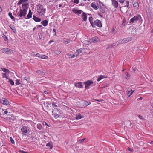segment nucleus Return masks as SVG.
<instances>
[{"mask_svg":"<svg viewBox=\"0 0 153 153\" xmlns=\"http://www.w3.org/2000/svg\"><path fill=\"white\" fill-rule=\"evenodd\" d=\"M93 23L95 26L96 25L100 27H101L102 26L101 21L98 19L95 20Z\"/></svg>","mask_w":153,"mask_h":153,"instance_id":"9","label":"nucleus"},{"mask_svg":"<svg viewBox=\"0 0 153 153\" xmlns=\"http://www.w3.org/2000/svg\"><path fill=\"white\" fill-rule=\"evenodd\" d=\"M128 150L130 151H132V149H131L129 147L128 148Z\"/></svg>","mask_w":153,"mask_h":153,"instance_id":"60","label":"nucleus"},{"mask_svg":"<svg viewBox=\"0 0 153 153\" xmlns=\"http://www.w3.org/2000/svg\"><path fill=\"white\" fill-rule=\"evenodd\" d=\"M91 42V40L90 39L89 40H87L85 41V43L86 45H89L90 44L92 43Z\"/></svg>","mask_w":153,"mask_h":153,"instance_id":"35","label":"nucleus"},{"mask_svg":"<svg viewBox=\"0 0 153 153\" xmlns=\"http://www.w3.org/2000/svg\"><path fill=\"white\" fill-rule=\"evenodd\" d=\"M107 78V76L100 75L98 76L97 80L98 81H99L103 78Z\"/></svg>","mask_w":153,"mask_h":153,"instance_id":"21","label":"nucleus"},{"mask_svg":"<svg viewBox=\"0 0 153 153\" xmlns=\"http://www.w3.org/2000/svg\"><path fill=\"white\" fill-rule=\"evenodd\" d=\"M9 82L12 85H14V82L12 79H9Z\"/></svg>","mask_w":153,"mask_h":153,"instance_id":"38","label":"nucleus"},{"mask_svg":"<svg viewBox=\"0 0 153 153\" xmlns=\"http://www.w3.org/2000/svg\"><path fill=\"white\" fill-rule=\"evenodd\" d=\"M89 21L90 22V23L91 24V25L92 27L93 28L95 27V26H94V23H93L94 22H93V17L91 16L89 18Z\"/></svg>","mask_w":153,"mask_h":153,"instance_id":"19","label":"nucleus"},{"mask_svg":"<svg viewBox=\"0 0 153 153\" xmlns=\"http://www.w3.org/2000/svg\"><path fill=\"white\" fill-rule=\"evenodd\" d=\"M12 50L8 48H3L1 50V51L3 53L7 54H10L12 52Z\"/></svg>","mask_w":153,"mask_h":153,"instance_id":"6","label":"nucleus"},{"mask_svg":"<svg viewBox=\"0 0 153 153\" xmlns=\"http://www.w3.org/2000/svg\"><path fill=\"white\" fill-rule=\"evenodd\" d=\"M48 58L47 56H46L45 55H41L39 58L42 59H47Z\"/></svg>","mask_w":153,"mask_h":153,"instance_id":"32","label":"nucleus"},{"mask_svg":"<svg viewBox=\"0 0 153 153\" xmlns=\"http://www.w3.org/2000/svg\"><path fill=\"white\" fill-rule=\"evenodd\" d=\"M52 115L56 118H58L60 116V113L58 109L54 108L52 111Z\"/></svg>","mask_w":153,"mask_h":153,"instance_id":"5","label":"nucleus"},{"mask_svg":"<svg viewBox=\"0 0 153 153\" xmlns=\"http://www.w3.org/2000/svg\"><path fill=\"white\" fill-rule=\"evenodd\" d=\"M81 17L83 19V20L84 21H86L87 20V16L86 14L84 12L82 13V15H81Z\"/></svg>","mask_w":153,"mask_h":153,"instance_id":"15","label":"nucleus"},{"mask_svg":"<svg viewBox=\"0 0 153 153\" xmlns=\"http://www.w3.org/2000/svg\"><path fill=\"white\" fill-rule=\"evenodd\" d=\"M91 6L94 9L97 10L99 8L98 5L97 3L93 2L91 4Z\"/></svg>","mask_w":153,"mask_h":153,"instance_id":"11","label":"nucleus"},{"mask_svg":"<svg viewBox=\"0 0 153 153\" xmlns=\"http://www.w3.org/2000/svg\"><path fill=\"white\" fill-rule=\"evenodd\" d=\"M8 15L12 19H13L14 18V17L12 16L11 13L9 12L8 13Z\"/></svg>","mask_w":153,"mask_h":153,"instance_id":"39","label":"nucleus"},{"mask_svg":"<svg viewBox=\"0 0 153 153\" xmlns=\"http://www.w3.org/2000/svg\"><path fill=\"white\" fill-rule=\"evenodd\" d=\"M52 105L53 107H57V104L56 103H55L54 102H53L52 103Z\"/></svg>","mask_w":153,"mask_h":153,"instance_id":"47","label":"nucleus"},{"mask_svg":"<svg viewBox=\"0 0 153 153\" xmlns=\"http://www.w3.org/2000/svg\"><path fill=\"white\" fill-rule=\"evenodd\" d=\"M53 42V40H50L49 42V43H50V44L51 43V42Z\"/></svg>","mask_w":153,"mask_h":153,"instance_id":"62","label":"nucleus"},{"mask_svg":"<svg viewBox=\"0 0 153 153\" xmlns=\"http://www.w3.org/2000/svg\"><path fill=\"white\" fill-rule=\"evenodd\" d=\"M112 4L113 6L115 8H117L118 6V2L117 1L113 0L112 1Z\"/></svg>","mask_w":153,"mask_h":153,"instance_id":"14","label":"nucleus"},{"mask_svg":"<svg viewBox=\"0 0 153 153\" xmlns=\"http://www.w3.org/2000/svg\"><path fill=\"white\" fill-rule=\"evenodd\" d=\"M1 102L2 104L6 105H8L9 104L8 101L5 98H2L1 100Z\"/></svg>","mask_w":153,"mask_h":153,"instance_id":"13","label":"nucleus"},{"mask_svg":"<svg viewBox=\"0 0 153 153\" xmlns=\"http://www.w3.org/2000/svg\"><path fill=\"white\" fill-rule=\"evenodd\" d=\"M20 152L22 153H28L27 152L24 151L23 150H20Z\"/></svg>","mask_w":153,"mask_h":153,"instance_id":"58","label":"nucleus"},{"mask_svg":"<svg viewBox=\"0 0 153 153\" xmlns=\"http://www.w3.org/2000/svg\"><path fill=\"white\" fill-rule=\"evenodd\" d=\"M7 110H8V109H6L5 111H4V114H7L8 113V111Z\"/></svg>","mask_w":153,"mask_h":153,"instance_id":"54","label":"nucleus"},{"mask_svg":"<svg viewBox=\"0 0 153 153\" xmlns=\"http://www.w3.org/2000/svg\"><path fill=\"white\" fill-rule=\"evenodd\" d=\"M41 55L38 53L36 54V56L39 58Z\"/></svg>","mask_w":153,"mask_h":153,"instance_id":"55","label":"nucleus"},{"mask_svg":"<svg viewBox=\"0 0 153 153\" xmlns=\"http://www.w3.org/2000/svg\"><path fill=\"white\" fill-rule=\"evenodd\" d=\"M29 13H32H32L31 12V11L30 10H29Z\"/></svg>","mask_w":153,"mask_h":153,"instance_id":"64","label":"nucleus"},{"mask_svg":"<svg viewBox=\"0 0 153 153\" xmlns=\"http://www.w3.org/2000/svg\"><path fill=\"white\" fill-rule=\"evenodd\" d=\"M132 39L131 37H128L121 39L117 42V45L126 43L130 41Z\"/></svg>","mask_w":153,"mask_h":153,"instance_id":"3","label":"nucleus"},{"mask_svg":"<svg viewBox=\"0 0 153 153\" xmlns=\"http://www.w3.org/2000/svg\"><path fill=\"white\" fill-rule=\"evenodd\" d=\"M115 45V44H114L110 45L107 46V49H108L109 48H111Z\"/></svg>","mask_w":153,"mask_h":153,"instance_id":"34","label":"nucleus"},{"mask_svg":"<svg viewBox=\"0 0 153 153\" xmlns=\"http://www.w3.org/2000/svg\"><path fill=\"white\" fill-rule=\"evenodd\" d=\"M3 38H4V40L5 41H8V38L6 36L4 35V36H3Z\"/></svg>","mask_w":153,"mask_h":153,"instance_id":"50","label":"nucleus"},{"mask_svg":"<svg viewBox=\"0 0 153 153\" xmlns=\"http://www.w3.org/2000/svg\"><path fill=\"white\" fill-rule=\"evenodd\" d=\"M15 83L16 85L19 84H20V82H19V80L18 79L16 80V83Z\"/></svg>","mask_w":153,"mask_h":153,"instance_id":"52","label":"nucleus"},{"mask_svg":"<svg viewBox=\"0 0 153 153\" xmlns=\"http://www.w3.org/2000/svg\"><path fill=\"white\" fill-rule=\"evenodd\" d=\"M84 83L85 84V88L87 89H88L89 88V86L91 84H93V82L90 80H88L86 82H84Z\"/></svg>","mask_w":153,"mask_h":153,"instance_id":"10","label":"nucleus"},{"mask_svg":"<svg viewBox=\"0 0 153 153\" xmlns=\"http://www.w3.org/2000/svg\"><path fill=\"white\" fill-rule=\"evenodd\" d=\"M68 56V57L69 58H74V54L73 55H71V54H70L69 53H67L66 54Z\"/></svg>","mask_w":153,"mask_h":153,"instance_id":"36","label":"nucleus"},{"mask_svg":"<svg viewBox=\"0 0 153 153\" xmlns=\"http://www.w3.org/2000/svg\"><path fill=\"white\" fill-rule=\"evenodd\" d=\"M83 106H84L85 107L88 105L90 104H91V103L90 102H89V103H88V102L85 101H84L83 102Z\"/></svg>","mask_w":153,"mask_h":153,"instance_id":"25","label":"nucleus"},{"mask_svg":"<svg viewBox=\"0 0 153 153\" xmlns=\"http://www.w3.org/2000/svg\"><path fill=\"white\" fill-rule=\"evenodd\" d=\"M2 76L3 78H6L7 79H8V77L6 75V74L4 73H2Z\"/></svg>","mask_w":153,"mask_h":153,"instance_id":"37","label":"nucleus"},{"mask_svg":"<svg viewBox=\"0 0 153 153\" xmlns=\"http://www.w3.org/2000/svg\"><path fill=\"white\" fill-rule=\"evenodd\" d=\"M9 27L14 33H15L16 32V30L15 27L10 25Z\"/></svg>","mask_w":153,"mask_h":153,"instance_id":"27","label":"nucleus"},{"mask_svg":"<svg viewBox=\"0 0 153 153\" xmlns=\"http://www.w3.org/2000/svg\"><path fill=\"white\" fill-rule=\"evenodd\" d=\"M133 6L136 8H137L139 7L138 3L137 2H135L133 4Z\"/></svg>","mask_w":153,"mask_h":153,"instance_id":"33","label":"nucleus"},{"mask_svg":"<svg viewBox=\"0 0 153 153\" xmlns=\"http://www.w3.org/2000/svg\"><path fill=\"white\" fill-rule=\"evenodd\" d=\"M37 128L39 130H41L42 129V125L40 124L39 123L37 124Z\"/></svg>","mask_w":153,"mask_h":153,"instance_id":"31","label":"nucleus"},{"mask_svg":"<svg viewBox=\"0 0 153 153\" xmlns=\"http://www.w3.org/2000/svg\"><path fill=\"white\" fill-rule=\"evenodd\" d=\"M54 53L57 55L61 53L60 51H54Z\"/></svg>","mask_w":153,"mask_h":153,"instance_id":"41","label":"nucleus"},{"mask_svg":"<svg viewBox=\"0 0 153 153\" xmlns=\"http://www.w3.org/2000/svg\"><path fill=\"white\" fill-rule=\"evenodd\" d=\"M38 34H39V39H41L42 38V35L41 34H39V33H38Z\"/></svg>","mask_w":153,"mask_h":153,"instance_id":"51","label":"nucleus"},{"mask_svg":"<svg viewBox=\"0 0 153 153\" xmlns=\"http://www.w3.org/2000/svg\"><path fill=\"white\" fill-rule=\"evenodd\" d=\"M32 13H28L27 15V19L30 18L32 17Z\"/></svg>","mask_w":153,"mask_h":153,"instance_id":"48","label":"nucleus"},{"mask_svg":"<svg viewBox=\"0 0 153 153\" xmlns=\"http://www.w3.org/2000/svg\"><path fill=\"white\" fill-rule=\"evenodd\" d=\"M72 1L74 3H76V4H77L79 2V0H72Z\"/></svg>","mask_w":153,"mask_h":153,"instance_id":"44","label":"nucleus"},{"mask_svg":"<svg viewBox=\"0 0 153 153\" xmlns=\"http://www.w3.org/2000/svg\"><path fill=\"white\" fill-rule=\"evenodd\" d=\"M85 139V138H84V139H83L81 140H79V141H80L81 142H83L84 141Z\"/></svg>","mask_w":153,"mask_h":153,"instance_id":"59","label":"nucleus"},{"mask_svg":"<svg viewBox=\"0 0 153 153\" xmlns=\"http://www.w3.org/2000/svg\"><path fill=\"white\" fill-rule=\"evenodd\" d=\"M75 117L76 119H79L83 117L81 115V114H79L77 115Z\"/></svg>","mask_w":153,"mask_h":153,"instance_id":"30","label":"nucleus"},{"mask_svg":"<svg viewBox=\"0 0 153 153\" xmlns=\"http://www.w3.org/2000/svg\"><path fill=\"white\" fill-rule=\"evenodd\" d=\"M70 42V40L68 39L64 38L63 40V43L66 44Z\"/></svg>","mask_w":153,"mask_h":153,"instance_id":"24","label":"nucleus"},{"mask_svg":"<svg viewBox=\"0 0 153 153\" xmlns=\"http://www.w3.org/2000/svg\"><path fill=\"white\" fill-rule=\"evenodd\" d=\"M23 0H20L19 2H18V3H17V5H20L21 4H22L23 3H24L23 2Z\"/></svg>","mask_w":153,"mask_h":153,"instance_id":"40","label":"nucleus"},{"mask_svg":"<svg viewBox=\"0 0 153 153\" xmlns=\"http://www.w3.org/2000/svg\"><path fill=\"white\" fill-rule=\"evenodd\" d=\"M94 100L97 101L99 102H102L103 101V100L102 99H100V100L95 99V100Z\"/></svg>","mask_w":153,"mask_h":153,"instance_id":"53","label":"nucleus"},{"mask_svg":"<svg viewBox=\"0 0 153 153\" xmlns=\"http://www.w3.org/2000/svg\"><path fill=\"white\" fill-rule=\"evenodd\" d=\"M33 19L36 22H39L41 21V19L40 18L36 17L34 15L33 16Z\"/></svg>","mask_w":153,"mask_h":153,"instance_id":"23","label":"nucleus"},{"mask_svg":"<svg viewBox=\"0 0 153 153\" xmlns=\"http://www.w3.org/2000/svg\"><path fill=\"white\" fill-rule=\"evenodd\" d=\"M126 91L128 96V97H130L135 91L132 90L130 88L128 87L126 89Z\"/></svg>","mask_w":153,"mask_h":153,"instance_id":"8","label":"nucleus"},{"mask_svg":"<svg viewBox=\"0 0 153 153\" xmlns=\"http://www.w3.org/2000/svg\"><path fill=\"white\" fill-rule=\"evenodd\" d=\"M129 77L130 76L129 74L127 73L125 76L126 79H129Z\"/></svg>","mask_w":153,"mask_h":153,"instance_id":"42","label":"nucleus"},{"mask_svg":"<svg viewBox=\"0 0 153 153\" xmlns=\"http://www.w3.org/2000/svg\"><path fill=\"white\" fill-rule=\"evenodd\" d=\"M74 85L76 87L79 88H82L83 87V85H82V82H79L75 83L74 84Z\"/></svg>","mask_w":153,"mask_h":153,"instance_id":"16","label":"nucleus"},{"mask_svg":"<svg viewBox=\"0 0 153 153\" xmlns=\"http://www.w3.org/2000/svg\"><path fill=\"white\" fill-rule=\"evenodd\" d=\"M27 11V10L20 9L19 15V14H18V16H19L20 17H23L24 18H25V16H26Z\"/></svg>","mask_w":153,"mask_h":153,"instance_id":"7","label":"nucleus"},{"mask_svg":"<svg viewBox=\"0 0 153 153\" xmlns=\"http://www.w3.org/2000/svg\"><path fill=\"white\" fill-rule=\"evenodd\" d=\"M46 146L47 147L48 149H51L53 147L52 143L51 142H49L48 143L46 144Z\"/></svg>","mask_w":153,"mask_h":153,"instance_id":"20","label":"nucleus"},{"mask_svg":"<svg viewBox=\"0 0 153 153\" xmlns=\"http://www.w3.org/2000/svg\"><path fill=\"white\" fill-rule=\"evenodd\" d=\"M44 92L45 94H48L50 93V91L47 89H45L44 90Z\"/></svg>","mask_w":153,"mask_h":153,"instance_id":"46","label":"nucleus"},{"mask_svg":"<svg viewBox=\"0 0 153 153\" xmlns=\"http://www.w3.org/2000/svg\"><path fill=\"white\" fill-rule=\"evenodd\" d=\"M36 53H33L32 55H33V56H36Z\"/></svg>","mask_w":153,"mask_h":153,"instance_id":"61","label":"nucleus"},{"mask_svg":"<svg viewBox=\"0 0 153 153\" xmlns=\"http://www.w3.org/2000/svg\"><path fill=\"white\" fill-rule=\"evenodd\" d=\"M90 40H91V43H96L98 42V38L97 37H95L90 39Z\"/></svg>","mask_w":153,"mask_h":153,"instance_id":"18","label":"nucleus"},{"mask_svg":"<svg viewBox=\"0 0 153 153\" xmlns=\"http://www.w3.org/2000/svg\"><path fill=\"white\" fill-rule=\"evenodd\" d=\"M77 52L79 54L81 53L82 51V49L80 48L77 51Z\"/></svg>","mask_w":153,"mask_h":153,"instance_id":"45","label":"nucleus"},{"mask_svg":"<svg viewBox=\"0 0 153 153\" xmlns=\"http://www.w3.org/2000/svg\"><path fill=\"white\" fill-rule=\"evenodd\" d=\"M141 18V17L140 15H138L135 16L130 19V22L132 23H136Z\"/></svg>","mask_w":153,"mask_h":153,"instance_id":"4","label":"nucleus"},{"mask_svg":"<svg viewBox=\"0 0 153 153\" xmlns=\"http://www.w3.org/2000/svg\"><path fill=\"white\" fill-rule=\"evenodd\" d=\"M125 0H119V1L120 3H124Z\"/></svg>","mask_w":153,"mask_h":153,"instance_id":"56","label":"nucleus"},{"mask_svg":"<svg viewBox=\"0 0 153 153\" xmlns=\"http://www.w3.org/2000/svg\"><path fill=\"white\" fill-rule=\"evenodd\" d=\"M48 21L47 20H44L41 22V24L44 26H46L48 25Z\"/></svg>","mask_w":153,"mask_h":153,"instance_id":"22","label":"nucleus"},{"mask_svg":"<svg viewBox=\"0 0 153 153\" xmlns=\"http://www.w3.org/2000/svg\"><path fill=\"white\" fill-rule=\"evenodd\" d=\"M21 130L22 134L24 135H26V134L29 133L30 131V128L27 126L22 127Z\"/></svg>","mask_w":153,"mask_h":153,"instance_id":"2","label":"nucleus"},{"mask_svg":"<svg viewBox=\"0 0 153 153\" xmlns=\"http://www.w3.org/2000/svg\"><path fill=\"white\" fill-rule=\"evenodd\" d=\"M28 3L23 4L22 5V7L23 10H27L28 8Z\"/></svg>","mask_w":153,"mask_h":153,"instance_id":"17","label":"nucleus"},{"mask_svg":"<svg viewBox=\"0 0 153 153\" xmlns=\"http://www.w3.org/2000/svg\"><path fill=\"white\" fill-rule=\"evenodd\" d=\"M10 140L12 144H14L15 143L14 140H13L12 137H10Z\"/></svg>","mask_w":153,"mask_h":153,"instance_id":"43","label":"nucleus"},{"mask_svg":"<svg viewBox=\"0 0 153 153\" xmlns=\"http://www.w3.org/2000/svg\"><path fill=\"white\" fill-rule=\"evenodd\" d=\"M126 6L128 7L129 5V1H128L126 2Z\"/></svg>","mask_w":153,"mask_h":153,"instance_id":"57","label":"nucleus"},{"mask_svg":"<svg viewBox=\"0 0 153 153\" xmlns=\"http://www.w3.org/2000/svg\"><path fill=\"white\" fill-rule=\"evenodd\" d=\"M72 11L74 13L77 14L78 15L83 12L81 10H77L75 8L73 9Z\"/></svg>","mask_w":153,"mask_h":153,"instance_id":"12","label":"nucleus"},{"mask_svg":"<svg viewBox=\"0 0 153 153\" xmlns=\"http://www.w3.org/2000/svg\"><path fill=\"white\" fill-rule=\"evenodd\" d=\"M28 0H23V2H27Z\"/></svg>","mask_w":153,"mask_h":153,"instance_id":"63","label":"nucleus"},{"mask_svg":"<svg viewBox=\"0 0 153 153\" xmlns=\"http://www.w3.org/2000/svg\"><path fill=\"white\" fill-rule=\"evenodd\" d=\"M1 69L4 72H5L6 73L9 74L10 72V71L7 69L3 68H2Z\"/></svg>","mask_w":153,"mask_h":153,"instance_id":"26","label":"nucleus"},{"mask_svg":"<svg viewBox=\"0 0 153 153\" xmlns=\"http://www.w3.org/2000/svg\"><path fill=\"white\" fill-rule=\"evenodd\" d=\"M74 54V56L75 57L77 56H78L79 54L76 51Z\"/></svg>","mask_w":153,"mask_h":153,"instance_id":"49","label":"nucleus"},{"mask_svg":"<svg viewBox=\"0 0 153 153\" xmlns=\"http://www.w3.org/2000/svg\"><path fill=\"white\" fill-rule=\"evenodd\" d=\"M105 8L102 7H100V10L102 13H103L105 12Z\"/></svg>","mask_w":153,"mask_h":153,"instance_id":"29","label":"nucleus"},{"mask_svg":"<svg viewBox=\"0 0 153 153\" xmlns=\"http://www.w3.org/2000/svg\"><path fill=\"white\" fill-rule=\"evenodd\" d=\"M37 10L40 15L42 16L44 15L46 9L44 8L42 5H39L37 6Z\"/></svg>","mask_w":153,"mask_h":153,"instance_id":"1","label":"nucleus"},{"mask_svg":"<svg viewBox=\"0 0 153 153\" xmlns=\"http://www.w3.org/2000/svg\"><path fill=\"white\" fill-rule=\"evenodd\" d=\"M37 73L39 74H40L42 75H45L43 71H41L39 70H38L36 71Z\"/></svg>","mask_w":153,"mask_h":153,"instance_id":"28","label":"nucleus"}]
</instances>
